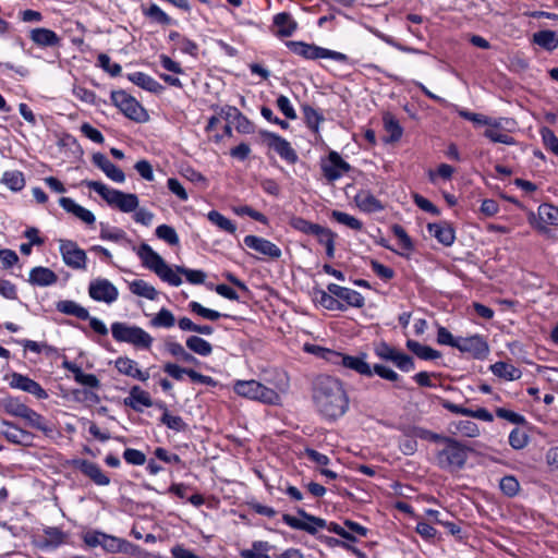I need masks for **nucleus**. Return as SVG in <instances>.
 Returning a JSON list of instances; mask_svg holds the SVG:
<instances>
[{
	"instance_id": "f257e3e1",
	"label": "nucleus",
	"mask_w": 558,
	"mask_h": 558,
	"mask_svg": "<svg viewBox=\"0 0 558 558\" xmlns=\"http://www.w3.org/2000/svg\"><path fill=\"white\" fill-rule=\"evenodd\" d=\"M313 401L316 410L327 420H336L349 409V398L342 383L329 375L316 377Z\"/></svg>"
},
{
	"instance_id": "f03ea898",
	"label": "nucleus",
	"mask_w": 558,
	"mask_h": 558,
	"mask_svg": "<svg viewBox=\"0 0 558 558\" xmlns=\"http://www.w3.org/2000/svg\"><path fill=\"white\" fill-rule=\"evenodd\" d=\"M142 265L172 287L182 284L181 275H184L192 284H202L206 279V274L203 270L190 269L183 266L172 268L157 252L145 243H142Z\"/></svg>"
},
{
	"instance_id": "7ed1b4c3",
	"label": "nucleus",
	"mask_w": 558,
	"mask_h": 558,
	"mask_svg": "<svg viewBox=\"0 0 558 558\" xmlns=\"http://www.w3.org/2000/svg\"><path fill=\"white\" fill-rule=\"evenodd\" d=\"M470 448L454 438L446 439L442 448L436 452L437 465L442 470H461L468 460Z\"/></svg>"
},
{
	"instance_id": "20e7f679",
	"label": "nucleus",
	"mask_w": 558,
	"mask_h": 558,
	"mask_svg": "<svg viewBox=\"0 0 558 558\" xmlns=\"http://www.w3.org/2000/svg\"><path fill=\"white\" fill-rule=\"evenodd\" d=\"M236 395L251 399L257 400L259 402L266 404H279L280 403V395L257 380H238L233 387Z\"/></svg>"
},
{
	"instance_id": "39448f33",
	"label": "nucleus",
	"mask_w": 558,
	"mask_h": 558,
	"mask_svg": "<svg viewBox=\"0 0 558 558\" xmlns=\"http://www.w3.org/2000/svg\"><path fill=\"white\" fill-rule=\"evenodd\" d=\"M286 46L294 54L306 60L331 59L338 62L348 61V56L342 52L323 48L314 44H307L305 41L289 40L286 43Z\"/></svg>"
},
{
	"instance_id": "423d86ee",
	"label": "nucleus",
	"mask_w": 558,
	"mask_h": 558,
	"mask_svg": "<svg viewBox=\"0 0 558 558\" xmlns=\"http://www.w3.org/2000/svg\"><path fill=\"white\" fill-rule=\"evenodd\" d=\"M296 513L301 519L289 513H283V523L291 529L304 531L311 535H315L319 529H325L327 526V521L325 519L310 514L303 508H298Z\"/></svg>"
},
{
	"instance_id": "0eeeda50",
	"label": "nucleus",
	"mask_w": 558,
	"mask_h": 558,
	"mask_svg": "<svg viewBox=\"0 0 558 558\" xmlns=\"http://www.w3.org/2000/svg\"><path fill=\"white\" fill-rule=\"evenodd\" d=\"M374 352L380 360L392 362L401 372L409 373L415 368V363L410 355L398 351L386 342L376 344Z\"/></svg>"
},
{
	"instance_id": "6e6552de",
	"label": "nucleus",
	"mask_w": 558,
	"mask_h": 558,
	"mask_svg": "<svg viewBox=\"0 0 558 558\" xmlns=\"http://www.w3.org/2000/svg\"><path fill=\"white\" fill-rule=\"evenodd\" d=\"M320 169L328 183H333L341 179L351 170V166L339 155L331 150L326 158L320 160Z\"/></svg>"
},
{
	"instance_id": "1a4fd4ad",
	"label": "nucleus",
	"mask_w": 558,
	"mask_h": 558,
	"mask_svg": "<svg viewBox=\"0 0 558 558\" xmlns=\"http://www.w3.org/2000/svg\"><path fill=\"white\" fill-rule=\"evenodd\" d=\"M59 250L64 264L73 269H85L87 256L85 251L70 240H60Z\"/></svg>"
},
{
	"instance_id": "9d476101",
	"label": "nucleus",
	"mask_w": 558,
	"mask_h": 558,
	"mask_svg": "<svg viewBox=\"0 0 558 558\" xmlns=\"http://www.w3.org/2000/svg\"><path fill=\"white\" fill-rule=\"evenodd\" d=\"M460 352L469 353L474 359L483 360L489 353V347L484 338L480 335L470 337H457V347Z\"/></svg>"
},
{
	"instance_id": "9b49d317",
	"label": "nucleus",
	"mask_w": 558,
	"mask_h": 558,
	"mask_svg": "<svg viewBox=\"0 0 558 558\" xmlns=\"http://www.w3.org/2000/svg\"><path fill=\"white\" fill-rule=\"evenodd\" d=\"M89 296L98 302L113 303L119 295L118 289L105 278H97L90 281L88 287Z\"/></svg>"
},
{
	"instance_id": "f8f14e48",
	"label": "nucleus",
	"mask_w": 558,
	"mask_h": 558,
	"mask_svg": "<svg viewBox=\"0 0 558 558\" xmlns=\"http://www.w3.org/2000/svg\"><path fill=\"white\" fill-rule=\"evenodd\" d=\"M263 137L267 141L268 146L274 149L283 160L289 163L298 161V154L291 144L280 135L265 131L262 133Z\"/></svg>"
},
{
	"instance_id": "ddd939ff",
	"label": "nucleus",
	"mask_w": 558,
	"mask_h": 558,
	"mask_svg": "<svg viewBox=\"0 0 558 558\" xmlns=\"http://www.w3.org/2000/svg\"><path fill=\"white\" fill-rule=\"evenodd\" d=\"M333 364L342 365L343 367L357 373L361 376L372 377L373 369L371 364L367 362V354L362 353L360 355H348L339 352V356L335 357Z\"/></svg>"
},
{
	"instance_id": "4468645a",
	"label": "nucleus",
	"mask_w": 558,
	"mask_h": 558,
	"mask_svg": "<svg viewBox=\"0 0 558 558\" xmlns=\"http://www.w3.org/2000/svg\"><path fill=\"white\" fill-rule=\"evenodd\" d=\"M243 242L246 247L271 259H279L282 255L280 247L267 239L257 235H246Z\"/></svg>"
},
{
	"instance_id": "2eb2a0df",
	"label": "nucleus",
	"mask_w": 558,
	"mask_h": 558,
	"mask_svg": "<svg viewBox=\"0 0 558 558\" xmlns=\"http://www.w3.org/2000/svg\"><path fill=\"white\" fill-rule=\"evenodd\" d=\"M9 385L11 388L28 392L37 399L44 400L48 398L47 391L37 381L20 373L11 375Z\"/></svg>"
},
{
	"instance_id": "dca6fc26",
	"label": "nucleus",
	"mask_w": 558,
	"mask_h": 558,
	"mask_svg": "<svg viewBox=\"0 0 558 558\" xmlns=\"http://www.w3.org/2000/svg\"><path fill=\"white\" fill-rule=\"evenodd\" d=\"M327 289L331 294L337 296L340 302L343 301L345 306L361 308L365 304L364 296L356 290L341 287L336 283H329Z\"/></svg>"
},
{
	"instance_id": "f3484780",
	"label": "nucleus",
	"mask_w": 558,
	"mask_h": 558,
	"mask_svg": "<svg viewBox=\"0 0 558 558\" xmlns=\"http://www.w3.org/2000/svg\"><path fill=\"white\" fill-rule=\"evenodd\" d=\"M111 99L128 118L137 121V100L124 90L112 92Z\"/></svg>"
},
{
	"instance_id": "a211bd4d",
	"label": "nucleus",
	"mask_w": 558,
	"mask_h": 558,
	"mask_svg": "<svg viewBox=\"0 0 558 558\" xmlns=\"http://www.w3.org/2000/svg\"><path fill=\"white\" fill-rule=\"evenodd\" d=\"M274 34L277 37H290L298 29V22L288 12H280L272 19Z\"/></svg>"
},
{
	"instance_id": "6ab92c4d",
	"label": "nucleus",
	"mask_w": 558,
	"mask_h": 558,
	"mask_svg": "<svg viewBox=\"0 0 558 558\" xmlns=\"http://www.w3.org/2000/svg\"><path fill=\"white\" fill-rule=\"evenodd\" d=\"M427 230L445 246H451L456 240V231L447 222L428 223Z\"/></svg>"
},
{
	"instance_id": "aec40b11",
	"label": "nucleus",
	"mask_w": 558,
	"mask_h": 558,
	"mask_svg": "<svg viewBox=\"0 0 558 558\" xmlns=\"http://www.w3.org/2000/svg\"><path fill=\"white\" fill-rule=\"evenodd\" d=\"M75 466L86 476H88L97 485H108L109 477L105 475L102 470L94 462L87 460L75 461Z\"/></svg>"
},
{
	"instance_id": "412c9836",
	"label": "nucleus",
	"mask_w": 558,
	"mask_h": 558,
	"mask_svg": "<svg viewBox=\"0 0 558 558\" xmlns=\"http://www.w3.org/2000/svg\"><path fill=\"white\" fill-rule=\"evenodd\" d=\"M355 205L360 210L366 214H373L384 210L385 206L369 191H360L354 196Z\"/></svg>"
},
{
	"instance_id": "4be33fe9",
	"label": "nucleus",
	"mask_w": 558,
	"mask_h": 558,
	"mask_svg": "<svg viewBox=\"0 0 558 558\" xmlns=\"http://www.w3.org/2000/svg\"><path fill=\"white\" fill-rule=\"evenodd\" d=\"M111 332L117 341L133 344L140 343V328L137 327H131L125 323H114L111 326Z\"/></svg>"
},
{
	"instance_id": "5701e85b",
	"label": "nucleus",
	"mask_w": 558,
	"mask_h": 558,
	"mask_svg": "<svg viewBox=\"0 0 558 558\" xmlns=\"http://www.w3.org/2000/svg\"><path fill=\"white\" fill-rule=\"evenodd\" d=\"M93 162L101 169L105 174L112 181L122 183L125 175L121 169L116 167L104 154L97 153L93 156Z\"/></svg>"
},
{
	"instance_id": "b1692460",
	"label": "nucleus",
	"mask_w": 558,
	"mask_h": 558,
	"mask_svg": "<svg viewBox=\"0 0 558 558\" xmlns=\"http://www.w3.org/2000/svg\"><path fill=\"white\" fill-rule=\"evenodd\" d=\"M538 219L536 228L544 231L549 226H558V207L551 204H542L537 209Z\"/></svg>"
},
{
	"instance_id": "393cba45",
	"label": "nucleus",
	"mask_w": 558,
	"mask_h": 558,
	"mask_svg": "<svg viewBox=\"0 0 558 558\" xmlns=\"http://www.w3.org/2000/svg\"><path fill=\"white\" fill-rule=\"evenodd\" d=\"M32 41L43 48L54 47L60 43L59 36L49 28L38 27L29 32Z\"/></svg>"
},
{
	"instance_id": "a878e982",
	"label": "nucleus",
	"mask_w": 558,
	"mask_h": 558,
	"mask_svg": "<svg viewBox=\"0 0 558 558\" xmlns=\"http://www.w3.org/2000/svg\"><path fill=\"white\" fill-rule=\"evenodd\" d=\"M59 204L64 210L72 213L83 222L87 225H92L95 222L94 214L90 210L86 209L85 207L76 204L72 198L61 197L59 199Z\"/></svg>"
},
{
	"instance_id": "bb28decb",
	"label": "nucleus",
	"mask_w": 558,
	"mask_h": 558,
	"mask_svg": "<svg viewBox=\"0 0 558 558\" xmlns=\"http://www.w3.org/2000/svg\"><path fill=\"white\" fill-rule=\"evenodd\" d=\"M58 276L47 267H35L29 272V282L34 286L48 287L54 284Z\"/></svg>"
},
{
	"instance_id": "cd10ccee",
	"label": "nucleus",
	"mask_w": 558,
	"mask_h": 558,
	"mask_svg": "<svg viewBox=\"0 0 558 558\" xmlns=\"http://www.w3.org/2000/svg\"><path fill=\"white\" fill-rule=\"evenodd\" d=\"M5 428L3 429L4 437L13 444L28 446L32 444L33 436L31 433L11 424L4 423Z\"/></svg>"
},
{
	"instance_id": "c85d7f7f",
	"label": "nucleus",
	"mask_w": 558,
	"mask_h": 558,
	"mask_svg": "<svg viewBox=\"0 0 558 558\" xmlns=\"http://www.w3.org/2000/svg\"><path fill=\"white\" fill-rule=\"evenodd\" d=\"M489 369L495 376L505 380H517L522 376L520 368L502 361L492 364Z\"/></svg>"
},
{
	"instance_id": "c756f323",
	"label": "nucleus",
	"mask_w": 558,
	"mask_h": 558,
	"mask_svg": "<svg viewBox=\"0 0 558 558\" xmlns=\"http://www.w3.org/2000/svg\"><path fill=\"white\" fill-rule=\"evenodd\" d=\"M83 184H85L87 187L94 190L110 206H113V207H114L116 203L118 202V197L121 194L120 191L111 189V187L107 186L106 184L98 182V181H83Z\"/></svg>"
},
{
	"instance_id": "7c9ffc66",
	"label": "nucleus",
	"mask_w": 558,
	"mask_h": 558,
	"mask_svg": "<svg viewBox=\"0 0 558 558\" xmlns=\"http://www.w3.org/2000/svg\"><path fill=\"white\" fill-rule=\"evenodd\" d=\"M185 347L199 356H209L213 353L211 343L197 335L189 336L185 340Z\"/></svg>"
},
{
	"instance_id": "2f4dec72",
	"label": "nucleus",
	"mask_w": 558,
	"mask_h": 558,
	"mask_svg": "<svg viewBox=\"0 0 558 558\" xmlns=\"http://www.w3.org/2000/svg\"><path fill=\"white\" fill-rule=\"evenodd\" d=\"M317 238L318 242L326 247V255L328 258L335 257V244L337 234L332 232L330 229L325 228L320 225L316 228L315 233L313 234Z\"/></svg>"
},
{
	"instance_id": "473e14b6",
	"label": "nucleus",
	"mask_w": 558,
	"mask_h": 558,
	"mask_svg": "<svg viewBox=\"0 0 558 558\" xmlns=\"http://www.w3.org/2000/svg\"><path fill=\"white\" fill-rule=\"evenodd\" d=\"M56 308L62 314L75 316L80 319L89 318L88 311L81 306L78 303L71 300L59 301L56 305Z\"/></svg>"
},
{
	"instance_id": "72a5a7b5",
	"label": "nucleus",
	"mask_w": 558,
	"mask_h": 558,
	"mask_svg": "<svg viewBox=\"0 0 558 558\" xmlns=\"http://www.w3.org/2000/svg\"><path fill=\"white\" fill-rule=\"evenodd\" d=\"M407 348L414 353L417 357L424 360V361H432L439 359L441 356L440 352L428 347L425 344H422L415 340L409 339L407 341Z\"/></svg>"
},
{
	"instance_id": "f704fd0d",
	"label": "nucleus",
	"mask_w": 558,
	"mask_h": 558,
	"mask_svg": "<svg viewBox=\"0 0 558 558\" xmlns=\"http://www.w3.org/2000/svg\"><path fill=\"white\" fill-rule=\"evenodd\" d=\"M533 43L547 51L558 48V35L554 31L544 29L533 35Z\"/></svg>"
},
{
	"instance_id": "c9c22d12",
	"label": "nucleus",
	"mask_w": 558,
	"mask_h": 558,
	"mask_svg": "<svg viewBox=\"0 0 558 558\" xmlns=\"http://www.w3.org/2000/svg\"><path fill=\"white\" fill-rule=\"evenodd\" d=\"M450 430L453 434H458L465 437H477L480 435V428L476 423L470 420H461L452 422L450 424Z\"/></svg>"
},
{
	"instance_id": "e433bc0d",
	"label": "nucleus",
	"mask_w": 558,
	"mask_h": 558,
	"mask_svg": "<svg viewBox=\"0 0 558 558\" xmlns=\"http://www.w3.org/2000/svg\"><path fill=\"white\" fill-rule=\"evenodd\" d=\"M272 546L265 541H255L252 543V548L243 549L240 553L242 558H271L269 556V550Z\"/></svg>"
},
{
	"instance_id": "4c0bfd02",
	"label": "nucleus",
	"mask_w": 558,
	"mask_h": 558,
	"mask_svg": "<svg viewBox=\"0 0 558 558\" xmlns=\"http://www.w3.org/2000/svg\"><path fill=\"white\" fill-rule=\"evenodd\" d=\"M144 15L151 22L161 26L172 25L173 20L157 4H150L145 11Z\"/></svg>"
},
{
	"instance_id": "58836bf2",
	"label": "nucleus",
	"mask_w": 558,
	"mask_h": 558,
	"mask_svg": "<svg viewBox=\"0 0 558 558\" xmlns=\"http://www.w3.org/2000/svg\"><path fill=\"white\" fill-rule=\"evenodd\" d=\"M207 219L221 231L230 234H234L236 232V225L217 210H210L207 214Z\"/></svg>"
},
{
	"instance_id": "ea45409f",
	"label": "nucleus",
	"mask_w": 558,
	"mask_h": 558,
	"mask_svg": "<svg viewBox=\"0 0 558 558\" xmlns=\"http://www.w3.org/2000/svg\"><path fill=\"white\" fill-rule=\"evenodd\" d=\"M318 303L326 310L329 311H345L347 306L340 302L337 296L331 294L328 290H319L317 293Z\"/></svg>"
},
{
	"instance_id": "a19ab883",
	"label": "nucleus",
	"mask_w": 558,
	"mask_h": 558,
	"mask_svg": "<svg viewBox=\"0 0 558 558\" xmlns=\"http://www.w3.org/2000/svg\"><path fill=\"white\" fill-rule=\"evenodd\" d=\"M1 182L13 192H19L25 186L24 175L17 170L5 171Z\"/></svg>"
},
{
	"instance_id": "79ce46f5",
	"label": "nucleus",
	"mask_w": 558,
	"mask_h": 558,
	"mask_svg": "<svg viewBox=\"0 0 558 558\" xmlns=\"http://www.w3.org/2000/svg\"><path fill=\"white\" fill-rule=\"evenodd\" d=\"M384 128L389 133V138L386 142H397L401 138L403 130L398 120L390 113L383 117Z\"/></svg>"
},
{
	"instance_id": "37998d69",
	"label": "nucleus",
	"mask_w": 558,
	"mask_h": 558,
	"mask_svg": "<svg viewBox=\"0 0 558 558\" xmlns=\"http://www.w3.org/2000/svg\"><path fill=\"white\" fill-rule=\"evenodd\" d=\"M177 320L171 311L162 307L150 320V325L155 328H172Z\"/></svg>"
},
{
	"instance_id": "c03bdc74",
	"label": "nucleus",
	"mask_w": 558,
	"mask_h": 558,
	"mask_svg": "<svg viewBox=\"0 0 558 558\" xmlns=\"http://www.w3.org/2000/svg\"><path fill=\"white\" fill-rule=\"evenodd\" d=\"M189 308L192 313H195L201 317L211 322L218 320L220 317H229V315L222 314L215 310L207 308L196 301L190 302Z\"/></svg>"
},
{
	"instance_id": "a18cd8bd",
	"label": "nucleus",
	"mask_w": 558,
	"mask_h": 558,
	"mask_svg": "<svg viewBox=\"0 0 558 558\" xmlns=\"http://www.w3.org/2000/svg\"><path fill=\"white\" fill-rule=\"evenodd\" d=\"M29 427L36 428L41 432L49 430L46 420L36 411L27 408L22 417Z\"/></svg>"
},
{
	"instance_id": "49530a36",
	"label": "nucleus",
	"mask_w": 558,
	"mask_h": 558,
	"mask_svg": "<svg viewBox=\"0 0 558 558\" xmlns=\"http://www.w3.org/2000/svg\"><path fill=\"white\" fill-rule=\"evenodd\" d=\"M160 421L168 428L174 432H184L187 428L186 423L183 421L181 416L171 414L166 408H163Z\"/></svg>"
},
{
	"instance_id": "de8ad7c7",
	"label": "nucleus",
	"mask_w": 558,
	"mask_h": 558,
	"mask_svg": "<svg viewBox=\"0 0 558 558\" xmlns=\"http://www.w3.org/2000/svg\"><path fill=\"white\" fill-rule=\"evenodd\" d=\"M331 217L341 225L347 226L352 230H362L363 223L357 218L339 210H333Z\"/></svg>"
},
{
	"instance_id": "09e8293b",
	"label": "nucleus",
	"mask_w": 558,
	"mask_h": 558,
	"mask_svg": "<svg viewBox=\"0 0 558 558\" xmlns=\"http://www.w3.org/2000/svg\"><path fill=\"white\" fill-rule=\"evenodd\" d=\"M156 235L158 239L165 241L169 245H178L180 240L174 228L168 225H160L156 228Z\"/></svg>"
},
{
	"instance_id": "8fccbe9b",
	"label": "nucleus",
	"mask_w": 558,
	"mask_h": 558,
	"mask_svg": "<svg viewBox=\"0 0 558 558\" xmlns=\"http://www.w3.org/2000/svg\"><path fill=\"white\" fill-rule=\"evenodd\" d=\"M302 110L307 125L312 130L317 131L320 122L324 121L323 114L318 110L308 105L303 106Z\"/></svg>"
},
{
	"instance_id": "3c124183",
	"label": "nucleus",
	"mask_w": 558,
	"mask_h": 558,
	"mask_svg": "<svg viewBox=\"0 0 558 558\" xmlns=\"http://www.w3.org/2000/svg\"><path fill=\"white\" fill-rule=\"evenodd\" d=\"M2 405L7 413L17 417H22V415L28 408L26 404H24L16 398H5L2 401Z\"/></svg>"
},
{
	"instance_id": "603ef678",
	"label": "nucleus",
	"mask_w": 558,
	"mask_h": 558,
	"mask_svg": "<svg viewBox=\"0 0 558 558\" xmlns=\"http://www.w3.org/2000/svg\"><path fill=\"white\" fill-rule=\"evenodd\" d=\"M117 369L124 375L136 377L140 375V368L137 363L128 359V357H119L116 361Z\"/></svg>"
},
{
	"instance_id": "864d4df0",
	"label": "nucleus",
	"mask_w": 558,
	"mask_h": 558,
	"mask_svg": "<svg viewBox=\"0 0 558 558\" xmlns=\"http://www.w3.org/2000/svg\"><path fill=\"white\" fill-rule=\"evenodd\" d=\"M290 226L304 234H314L316 231V228L318 227L317 223H313L302 217H292L290 219Z\"/></svg>"
},
{
	"instance_id": "5fc2aeb1",
	"label": "nucleus",
	"mask_w": 558,
	"mask_h": 558,
	"mask_svg": "<svg viewBox=\"0 0 558 558\" xmlns=\"http://www.w3.org/2000/svg\"><path fill=\"white\" fill-rule=\"evenodd\" d=\"M541 135L545 148L558 157V137L554 131L549 128H543Z\"/></svg>"
},
{
	"instance_id": "6e6d98bb",
	"label": "nucleus",
	"mask_w": 558,
	"mask_h": 558,
	"mask_svg": "<svg viewBox=\"0 0 558 558\" xmlns=\"http://www.w3.org/2000/svg\"><path fill=\"white\" fill-rule=\"evenodd\" d=\"M529 444V435L521 428H514L511 430L509 435V445L515 449L520 450L526 447Z\"/></svg>"
},
{
	"instance_id": "4d7b16f0",
	"label": "nucleus",
	"mask_w": 558,
	"mask_h": 558,
	"mask_svg": "<svg viewBox=\"0 0 558 558\" xmlns=\"http://www.w3.org/2000/svg\"><path fill=\"white\" fill-rule=\"evenodd\" d=\"M304 350L308 353H313V354H315L328 362H331V363H333V361H336V359H335L336 356H339V352L330 350V349H326V348H323L319 345H315V344H305Z\"/></svg>"
},
{
	"instance_id": "13d9d810",
	"label": "nucleus",
	"mask_w": 558,
	"mask_h": 558,
	"mask_svg": "<svg viewBox=\"0 0 558 558\" xmlns=\"http://www.w3.org/2000/svg\"><path fill=\"white\" fill-rule=\"evenodd\" d=\"M137 205L138 201L134 194H125L121 192L114 207L119 208L122 211L129 213L133 211L137 207Z\"/></svg>"
},
{
	"instance_id": "bf43d9fd",
	"label": "nucleus",
	"mask_w": 558,
	"mask_h": 558,
	"mask_svg": "<svg viewBox=\"0 0 558 558\" xmlns=\"http://www.w3.org/2000/svg\"><path fill=\"white\" fill-rule=\"evenodd\" d=\"M500 490L508 497H513L519 493L520 484L514 476H504L499 483Z\"/></svg>"
},
{
	"instance_id": "052dcab7",
	"label": "nucleus",
	"mask_w": 558,
	"mask_h": 558,
	"mask_svg": "<svg viewBox=\"0 0 558 558\" xmlns=\"http://www.w3.org/2000/svg\"><path fill=\"white\" fill-rule=\"evenodd\" d=\"M484 136L494 143H501L505 145H513L515 143L512 136L502 133L494 128H487L484 132Z\"/></svg>"
},
{
	"instance_id": "680f3d73",
	"label": "nucleus",
	"mask_w": 558,
	"mask_h": 558,
	"mask_svg": "<svg viewBox=\"0 0 558 558\" xmlns=\"http://www.w3.org/2000/svg\"><path fill=\"white\" fill-rule=\"evenodd\" d=\"M232 210L238 216H248L252 219H254L260 223H264V225L268 223V219L264 214L253 209L252 207H250L247 205L233 207Z\"/></svg>"
},
{
	"instance_id": "e2e57ef3",
	"label": "nucleus",
	"mask_w": 558,
	"mask_h": 558,
	"mask_svg": "<svg viewBox=\"0 0 558 558\" xmlns=\"http://www.w3.org/2000/svg\"><path fill=\"white\" fill-rule=\"evenodd\" d=\"M373 375L376 374L380 378L396 383L400 379V375L395 372L392 368L385 366L383 364H375L373 367Z\"/></svg>"
},
{
	"instance_id": "0e129e2a",
	"label": "nucleus",
	"mask_w": 558,
	"mask_h": 558,
	"mask_svg": "<svg viewBox=\"0 0 558 558\" xmlns=\"http://www.w3.org/2000/svg\"><path fill=\"white\" fill-rule=\"evenodd\" d=\"M391 230L395 236L398 238L399 243L403 250L412 251L414 248L411 238L408 235L407 231L402 226L393 225Z\"/></svg>"
},
{
	"instance_id": "69168bd1",
	"label": "nucleus",
	"mask_w": 558,
	"mask_h": 558,
	"mask_svg": "<svg viewBox=\"0 0 558 558\" xmlns=\"http://www.w3.org/2000/svg\"><path fill=\"white\" fill-rule=\"evenodd\" d=\"M190 368L181 367L177 363H166L163 365V372L169 375L174 380H182L184 378V375H189Z\"/></svg>"
},
{
	"instance_id": "338daca9",
	"label": "nucleus",
	"mask_w": 558,
	"mask_h": 558,
	"mask_svg": "<svg viewBox=\"0 0 558 558\" xmlns=\"http://www.w3.org/2000/svg\"><path fill=\"white\" fill-rule=\"evenodd\" d=\"M278 109L286 116L287 119L294 120L296 119V112L290 101V99L284 96L280 95L276 100Z\"/></svg>"
},
{
	"instance_id": "774afa93",
	"label": "nucleus",
	"mask_w": 558,
	"mask_h": 558,
	"mask_svg": "<svg viewBox=\"0 0 558 558\" xmlns=\"http://www.w3.org/2000/svg\"><path fill=\"white\" fill-rule=\"evenodd\" d=\"M167 186L169 191L174 194L181 202H186L189 199L186 190L178 179L169 178L167 181Z\"/></svg>"
}]
</instances>
